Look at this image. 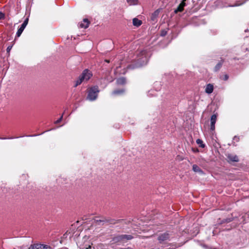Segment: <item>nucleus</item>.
<instances>
[{
  "label": "nucleus",
  "mask_w": 249,
  "mask_h": 249,
  "mask_svg": "<svg viewBox=\"0 0 249 249\" xmlns=\"http://www.w3.org/2000/svg\"><path fill=\"white\" fill-rule=\"evenodd\" d=\"M228 78H229L228 75L227 74L225 75L224 78V80H227L228 79Z\"/></svg>",
  "instance_id": "cd10ccee"
},
{
  "label": "nucleus",
  "mask_w": 249,
  "mask_h": 249,
  "mask_svg": "<svg viewBox=\"0 0 249 249\" xmlns=\"http://www.w3.org/2000/svg\"><path fill=\"white\" fill-rule=\"evenodd\" d=\"M193 170L195 172L199 173L200 174H203L202 170L196 164H194L193 166Z\"/></svg>",
  "instance_id": "ddd939ff"
},
{
  "label": "nucleus",
  "mask_w": 249,
  "mask_h": 249,
  "mask_svg": "<svg viewBox=\"0 0 249 249\" xmlns=\"http://www.w3.org/2000/svg\"><path fill=\"white\" fill-rule=\"evenodd\" d=\"M167 34V31L166 30H163L160 32V36H164Z\"/></svg>",
  "instance_id": "4be33fe9"
},
{
  "label": "nucleus",
  "mask_w": 249,
  "mask_h": 249,
  "mask_svg": "<svg viewBox=\"0 0 249 249\" xmlns=\"http://www.w3.org/2000/svg\"><path fill=\"white\" fill-rule=\"evenodd\" d=\"M223 62L224 60L222 59L216 64L214 69L215 71H217L220 70L223 65Z\"/></svg>",
  "instance_id": "f8f14e48"
},
{
  "label": "nucleus",
  "mask_w": 249,
  "mask_h": 249,
  "mask_svg": "<svg viewBox=\"0 0 249 249\" xmlns=\"http://www.w3.org/2000/svg\"><path fill=\"white\" fill-rule=\"evenodd\" d=\"M14 138L13 137H10V138H8V139H14ZM7 138H0V139H1V140H5V139H6Z\"/></svg>",
  "instance_id": "c85d7f7f"
},
{
  "label": "nucleus",
  "mask_w": 249,
  "mask_h": 249,
  "mask_svg": "<svg viewBox=\"0 0 249 249\" xmlns=\"http://www.w3.org/2000/svg\"><path fill=\"white\" fill-rule=\"evenodd\" d=\"M124 92V89H118V90H114L112 92V95H118L123 93Z\"/></svg>",
  "instance_id": "dca6fc26"
},
{
  "label": "nucleus",
  "mask_w": 249,
  "mask_h": 249,
  "mask_svg": "<svg viewBox=\"0 0 249 249\" xmlns=\"http://www.w3.org/2000/svg\"><path fill=\"white\" fill-rule=\"evenodd\" d=\"M4 18V14L0 12V19H3Z\"/></svg>",
  "instance_id": "a878e982"
},
{
  "label": "nucleus",
  "mask_w": 249,
  "mask_h": 249,
  "mask_svg": "<svg viewBox=\"0 0 249 249\" xmlns=\"http://www.w3.org/2000/svg\"><path fill=\"white\" fill-rule=\"evenodd\" d=\"M99 90L97 86H93L89 88L88 90V94L87 97V99L93 101L95 100L97 97Z\"/></svg>",
  "instance_id": "20e7f679"
},
{
  "label": "nucleus",
  "mask_w": 249,
  "mask_h": 249,
  "mask_svg": "<svg viewBox=\"0 0 249 249\" xmlns=\"http://www.w3.org/2000/svg\"><path fill=\"white\" fill-rule=\"evenodd\" d=\"M213 86L211 84H208L206 85L205 91L208 94H211L213 92Z\"/></svg>",
  "instance_id": "9d476101"
},
{
  "label": "nucleus",
  "mask_w": 249,
  "mask_h": 249,
  "mask_svg": "<svg viewBox=\"0 0 249 249\" xmlns=\"http://www.w3.org/2000/svg\"><path fill=\"white\" fill-rule=\"evenodd\" d=\"M126 80L124 77H121L116 80V83L118 85H124L125 83Z\"/></svg>",
  "instance_id": "4468645a"
},
{
  "label": "nucleus",
  "mask_w": 249,
  "mask_h": 249,
  "mask_svg": "<svg viewBox=\"0 0 249 249\" xmlns=\"http://www.w3.org/2000/svg\"><path fill=\"white\" fill-rule=\"evenodd\" d=\"M89 21L87 18H84L83 21L79 23V27L82 28H87L89 27Z\"/></svg>",
  "instance_id": "6e6552de"
},
{
  "label": "nucleus",
  "mask_w": 249,
  "mask_h": 249,
  "mask_svg": "<svg viewBox=\"0 0 249 249\" xmlns=\"http://www.w3.org/2000/svg\"><path fill=\"white\" fill-rule=\"evenodd\" d=\"M186 0H182L181 2L178 5V8L175 10V12L177 13L178 12H182L183 10L184 7L185 6Z\"/></svg>",
  "instance_id": "1a4fd4ad"
},
{
  "label": "nucleus",
  "mask_w": 249,
  "mask_h": 249,
  "mask_svg": "<svg viewBox=\"0 0 249 249\" xmlns=\"http://www.w3.org/2000/svg\"><path fill=\"white\" fill-rule=\"evenodd\" d=\"M95 221L97 223H99V222L100 223H103V225L104 224V223H106V222H108V220L105 219V218H103L102 219H95Z\"/></svg>",
  "instance_id": "aec40b11"
},
{
  "label": "nucleus",
  "mask_w": 249,
  "mask_h": 249,
  "mask_svg": "<svg viewBox=\"0 0 249 249\" xmlns=\"http://www.w3.org/2000/svg\"><path fill=\"white\" fill-rule=\"evenodd\" d=\"M92 76L91 72L88 69L84 70L81 74L79 76L77 80L75 81V83L74 86L76 87L80 85L83 82L87 81Z\"/></svg>",
  "instance_id": "7ed1b4c3"
},
{
  "label": "nucleus",
  "mask_w": 249,
  "mask_h": 249,
  "mask_svg": "<svg viewBox=\"0 0 249 249\" xmlns=\"http://www.w3.org/2000/svg\"><path fill=\"white\" fill-rule=\"evenodd\" d=\"M133 238V236L131 235L118 234L114 236L112 238L111 241L113 243L123 244L125 243L128 240H130Z\"/></svg>",
  "instance_id": "f03ea898"
},
{
  "label": "nucleus",
  "mask_w": 249,
  "mask_h": 249,
  "mask_svg": "<svg viewBox=\"0 0 249 249\" xmlns=\"http://www.w3.org/2000/svg\"><path fill=\"white\" fill-rule=\"evenodd\" d=\"M12 47H13V46H12V45H11V46H9L7 48V49H6V51H7V53L8 54H9L10 52V51L11 50V49H12Z\"/></svg>",
  "instance_id": "5701e85b"
},
{
  "label": "nucleus",
  "mask_w": 249,
  "mask_h": 249,
  "mask_svg": "<svg viewBox=\"0 0 249 249\" xmlns=\"http://www.w3.org/2000/svg\"><path fill=\"white\" fill-rule=\"evenodd\" d=\"M239 137H237L236 136H235L234 138H233V141H235L236 142H238L239 141Z\"/></svg>",
  "instance_id": "bb28decb"
},
{
  "label": "nucleus",
  "mask_w": 249,
  "mask_h": 249,
  "mask_svg": "<svg viewBox=\"0 0 249 249\" xmlns=\"http://www.w3.org/2000/svg\"><path fill=\"white\" fill-rule=\"evenodd\" d=\"M149 57V54L146 50L141 51L137 54L136 63L129 65L128 68L133 69L145 65L148 62Z\"/></svg>",
  "instance_id": "f257e3e1"
},
{
  "label": "nucleus",
  "mask_w": 249,
  "mask_h": 249,
  "mask_svg": "<svg viewBox=\"0 0 249 249\" xmlns=\"http://www.w3.org/2000/svg\"><path fill=\"white\" fill-rule=\"evenodd\" d=\"M51 248L47 245L35 244L30 246L28 249H51Z\"/></svg>",
  "instance_id": "39448f33"
},
{
  "label": "nucleus",
  "mask_w": 249,
  "mask_h": 249,
  "mask_svg": "<svg viewBox=\"0 0 249 249\" xmlns=\"http://www.w3.org/2000/svg\"><path fill=\"white\" fill-rule=\"evenodd\" d=\"M142 24V21L141 20L137 18H134L133 19V25L139 27Z\"/></svg>",
  "instance_id": "9b49d317"
},
{
  "label": "nucleus",
  "mask_w": 249,
  "mask_h": 249,
  "mask_svg": "<svg viewBox=\"0 0 249 249\" xmlns=\"http://www.w3.org/2000/svg\"><path fill=\"white\" fill-rule=\"evenodd\" d=\"M215 129V124H211V130L213 131Z\"/></svg>",
  "instance_id": "393cba45"
},
{
  "label": "nucleus",
  "mask_w": 249,
  "mask_h": 249,
  "mask_svg": "<svg viewBox=\"0 0 249 249\" xmlns=\"http://www.w3.org/2000/svg\"><path fill=\"white\" fill-rule=\"evenodd\" d=\"M241 4H235L234 5H230L229 6H231V7H234V6H239Z\"/></svg>",
  "instance_id": "c756f323"
},
{
  "label": "nucleus",
  "mask_w": 249,
  "mask_h": 249,
  "mask_svg": "<svg viewBox=\"0 0 249 249\" xmlns=\"http://www.w3.org/2000/svg\"><path fill=\"white\" fill-rule=\"evenodd\" d=\"M170 237V236L168 232H165L160 235L158 238V240L159 241L160 243H161L169 240Z\"/></svg>",
  "instance_id": "0eeeda50"
},
{
  "label": "nucleus",
  "mask_w": 249,
  "mask_h": 249,
  "mask_svg": "<svg viewBox=\"0 0 249 249\" xmlns=\"http://www.w3.org/2000/svg\"><path fill=\"white\" fill-rule=\"evenodd\" d=\"M127 2L130 5H136L138 3V0H126Z\"/></svg>",
  "instance_id": "6ab92c4d"
},
{
  "label": "nucleus",
  "mask_w": 249,
  "mask_h": 249,
  "mask_svg": "<svg viewBox=\"0 0 249 249\" xmlns=\"http://www.w3.org/2000/svg\"><path fill=\"white\" fill-rule=\"evenodd\" d=\"M62 118H63V114L61 115V116L60 117V118H59V119H58L57 120H56V121L54 122V123H55V124H57L59 123L61 121V120H62Z\"/></svg>",
  "instance_id": "b1692460"
},
{
  "label": "nucleus",
  "mask_w": 249,
  "mask_h": 249,
  "mask_svg": "<svg viewBox=\"0 0 249 249\" xmlns=\"http://www.w3.org/2000/svg\"><path fill=\"white\" fill-rule=\"evenodd\" d=\"M160 13V10H157L153 13L152 14L151 18L152 20H155V19L158 17Z\"/></svg>",
  "instance_id": "2eb2a0df"
},
{
  "label": "nucleus",
  "mask_w": 249,
  "mask_h": 249,
  "mask_svg": "<svg viewBox=\"0 0 249 249\" xmlns=\"http://www.w3.org/2000/svg\"><path fill=\"white\" fill-rule=\"evenodd\" d=\"M217 119L216 114H213L211 117V124H215Z\"/></svg>",
  "instance_id": "a211bd4d"
},
{
  "label": "nucleus",
  "mask_w": 249,
  "mask_h": 249,
  "mask_svg": "<svg viewBox=\"0 0 249 249\" xmlns=\"http://www.w3.org/2000/svg\"><path fill=\"white\" fill-rule=\"evenodd\" d=\"M196 142L200 147L204 148L205 146V144L203 143V142L201 139H197Z\"/></svg>",
  "instance_id": "f3484780"
},
{
  "label": "nucleus",
  "mask_w": 249,
  "mask_h": 249,
  "mask_svg": "<svg viewBox=\"0 0 249 249\" xmlns=\"http://www.w3.org/2000/svg\"><path fill=\"white\" fill-rule=\"evenodd\" d=\"M28 21L29 18H26L24 21L23 23L21 24L20 28L18 29L16 34V36L17 37H19L20 36L24 29L25 28L26 26L28 24Z\"/></svg>",
  "instance_id": "423d86ee"
},
{
  "label": "nucleus",
  "mask_w": 249,
  "mask_h": 249,
  "mask_svg": "<svg viewBox=\"0 0 249 249\" xmlns=\"http://www.w3.org/2000/svg\"><path fill=\"white\" fill-rule=\"evenodd\" d=\"M228 157L229 158L228 160H229V161H231L233 162L238 161V157Z\"/></svg>",
  "instance_id": "412c9836"
}]
</instances>
